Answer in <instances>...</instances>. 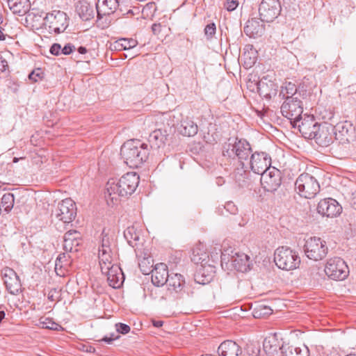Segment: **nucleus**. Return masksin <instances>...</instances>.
I'll return each instance as SVG.
<instances>
[{
	"label": "nucleus",
	"instance_id": "a878e982",
	"mask_svg": "<svg viewBox=\"0 0 356 356\" xmlns=\"http://www.w3.org/2000/svg\"><path fill=\"white\" fill-rule=\"evenodd\" d=\"M76 12L83 21H89L94 18L93 6L86 1H79L75 6Z\"/></svg>",
	"mask_w": 356,
	"mask_h": 356
},
{
	"label": "nucleus",
	"instance_id": "052dcab7",
	"mask_svg": "<svg viewBox=\"0 0 356 356\" xmlns=\"http://www.w3.org/2000/svg\"><path fill=\"white\" fill-rule=\"evenodd\" d=\"M143 260H146L147 261L144 264V267L143 268L145 269H148L149 268V266H147V263L149 264V261H148V259H144Z\"/></svg>",
	"mask_w": 356,
	"mask_h": 356
},
{
	"label": "nucleus",
	"instance_id": "2eb2a0df",
	"mask_svg": "<svg viewBox=\"0 0 356 356\" xmlns=\"http://www.w3.org/2000/svg\"><path fill=\"white\" fill-rule=\"evenodd\" d=\"M99 259L102 273L116 266L113 264V252L106 235L103 236L102 246L99 248Z\"/></svg>",
	"mask_w": 356,
	"mask_h": 356
},
{
	"label": "nucleus",
	"instance_id": "4468645a",
	"mask_svg": "<svg viewBox=\"0 0 356 356\" xmlns=\"http://www.w3.org/2000/svg\"><path fill=\"white\" fill-rule=\"evenodd\" d=\"M282 183V172L275 167H270L261 175V184L268 192H274Z\"/></svg>",
	"mask_w": 356,
	"mask_h": 356
},
{
	"label": "nucleus",
	"instance_id": "5701e85b",
	"mask_svg": "<svg viewBox=\"0 0 356 356\" xmlns=\"http://www.w3.org/2000/svg\"><path fill=\"white\" fill-rule=\"evenodd\" d=\"M283 346L281 345L275 337L265 338L263 342V349L268 356H284Z\"/></svg>",
	"mask_w": 356,
	"mask_h": 356
},
{
	"label": "nucleus",
	"instance_id": "bb28decb",
	"mask_svg": "<svg viewBox=\"0 0 356 356\" xmlns=\"http://www.w3.org/2000/svg\"><path fill=\"white\" fill-rule=\"evenodd\" d=\"M107 276L108 284L114 289L120 288L122 284V273L120 268L115 266V267L102 273Z\"/></svg>",
	"mask_w": 356,
	"mask_h": 356
},
{
	"label": "nucleus",
	"instance_id": "aec40b11",
	"mask_svg": "<svg viewBox=\"0 0 356 356\" xmlns=\"http://www.w3.org/2000/svg\"><path fill=\"white\" fill-rule=\"evenodd\" d=\"M307 90L302 88H297V86L291 82H287L284 86H282L280 95L282 96L283 99H292V97H298L305 99L307 96Z\"/></svg>",
	"mask_w": 356,
	"mask_h": 356
},
{
	"label": "nucleus",
	"instance_id": "37998d69",
	"mask_svg": "<svg viewBox=\"0 0 356 356\" xmlns=\"http://www.w3.org/2000/svg\"><path fill=\"white\" fill-rule=\"evenodd\" d=\"M321 269L318 266H313L309 269V275L314 280H318L321 277Z\"/></svg>",
	"mask_w": 356,
	"mask_h": 356
},
{
	"label": "nucleus",
	"instance_id": "69168bd1",
	"mask_svg": "<svg viewBox=\"0 0 356 356\" xmlns=\"http://www.w3.org/2000/svg\"><path fill=\"white\" fill-rule=\"evenodd\" d=\"M92 351H94V350H95V348H94L90 347L88 351H89V352H92Z\"/></svg>",
	"mask_w": 356,
	"mask_h": 356
},
{
	"label": "nucleus",
	"instance_id": "0e129e2a",
	"mask_svg": "<svg viewBox=\"0 0 356 356\" xmlns=\"http://www.w3.org/2000/svg\"><path fill=\"white\" fill-rule=\"evenodd\" d=\"M127 56H127V54H123L121 56V58H127Z\"/></svg>",
	"mask_w": 356,
	"mask_h": 356
},
{
	"label": "nucleus",
	"instance_id": "58836bf2",
	"mask_svg": "<svg viewBox=\"0 0 356 356\" xmlns=\"http://www.w3.org/2000/svg\"><path fill=\"white\" fill-rule=\"evenodd\" d=\"M215 273V266L211 264H206V268L204 270V275H201L203 277L202 282V284L205 282H209Z\"/></svg>",
	"mask_w": 356,
	"mask_h": 356
},
{
	"label": "nucleus",
	"instance_id": "c9c22d12",
	"mask_svg": "<svg viewBox=\"0 0 356 356\" xmlns=\"http://www.w3.org/2000/svg\"><path fill=\"white\" fill-rule=\"evenodd\" d=\"M184 282V277L181 274L175 273L169 275L166 284L175 292H178L182 289Z\"/></svg>",
	"mask_w": 356,
	"mask_h": 356
},
{
	"label": "nucleus",
	"instance_id": "4be33fe9",
	"mask_svg": "<svg viewBox=\"0 0 356 356\" xmlns=\"http://www.w3.org/2000/svg\"><path fill=\"white\" fill-rule=\"evenodd\" d=\"M277 85L272 81L268 80L267 78H262L257 86L259 95L266 99H271L273 96H275L277 92Z\"/></svg>",
	"mask_w": 356,
	"mask_h": 356
},
{
	"label": "nucleus",
	"instance_id": "9d476101",
	"mask_svg": "<svg viewBox=\"0 0 356 356\" xmlns=\"http://www.w3.org/2000/svg\"><path fill=\"white\" fill-rule=\"evenodd\" d=\"M324 272L333 280H343L349 273L346 263L340 257H333L327 260Z\"/></svg>",
	"mask_w": 356,
	"mask_h": 356
},
{
	"label": "nucleus",
	"instance_id": "ea45409f",
	"mask_svg": "<svg viewBox=\"0 0 356 356\" xmlns=\"http://www.w3.org/2000/svg\"><path fill=\"white\" fill-rule=\"evenodd\" d=\"M216 32V26L215 23L208 24L204 28V34L207 40H211L215 35Z\"/></svg>",
	"mask_w": 356,
	"mask_h": 356
},
{
	"label": "nucleus",
	"instance_id": "423d86ee",
	"mask_svg": "<svg viewBox=\"0 0 356 356\" xmlns=\"http://www.w3.org/2000/svg\"><path fill=\"white\" fill-rule=\"evenodd\" d=\"M295 189L301 197L312 199L319 193L320 184L313 175L302 173L296 180Z\"/></svg>",
	"mask_w": 356,
	"mask_h": 356
},
{
	"label": "nucleus",
	"instance_id": "09e8293b",
	"mask_svg": "<svg viewBox=\"0 0 356 356\" xmlns=\"http://www.w3.org/2000/svg\"><path fill=\"white\" fill-rule=\"evenodd\" d=\"M75 49L74 45L68 43L63 48H61V54L69 55Z\"/></svg>",
	"mask_w": 356,
	"mask_h": 356
},
{
	"label": "nucleus",
	"instance_id": "cd10ccee",
	"mask_svg": "<svg viewBox=\"0 0 356 356\" xmlns=\"http://www.w3.org/2000/svg\"><path fill=\"white\" fill-rule=\"evenodd\" d=\"M138 45V41L134 38H120L109 44L111 51L129 50L136 47Z\"/></svg>",
	"mask_w": 356,
	"mask_h": 356
},
{
	"label": "nucleus",
	"instance_id": "f3484780",
	"mask_svg": "<svg viewBox=\"0 0 356 356\" xmlns=\"http://www.w3.org/2000/svg\"><path fill=\"white\" fill-rule=\"evenodd\" d=\"M320 126L321 124L316 122L313 116L308 115H305L304 118H300L296 124L302 136L308 139H312V137H315L317 129Z\"/></svg>",
	"mask_w": 356,
	"mask_h": 356
},
{
	"label": "nucleus",
	"instance_id": "de8ad7c7",
	"mask_svg": "<svg viewBox=\"0 0 356 356\" xmlns=\"http://www.w3.org/2000/svg\"><path fill=\"white\" fill-rule=\"evenodd\" d=\"M58 294L59 291L56 288H53L49 291L47 298L49 300L54 301L57 300Z\"/></svg>",
	"mask_w": 356,
	"mask_h": 356
},
{
	"label": "nucleus",
	"instance_id": "4d7b16f0",
	"mask_svg": "<svg viewBox=\"0 0 356 356\" xmlns=\"http://www.w3.org/2000/svg\"><path fill=\"white\" fill-rule=\"evenodd\" d=\"M78 52L81 54H84L87 52V49L85 47L81 46L78 48Z\"/></svg>",
	"mask_w": 356,
	"mask_h": 356
},
{
	"label": "nucleus",
	"instance_id": "e2e57ef3",
	"mask_svg": "<svg viewBox=\"0 0 356 356\" xmlns=\"http://www.w3.org/2000/svg\"><path fill=\"white\" fill-rule=\"evenodd\" d=\"M19 159H23V158L22 157V158L19 159L17 157H14L13 161V163H17V162H18Z\"/></svg>",
	"mask_w": 356,
	"mask_h": 356
},
{
	"label": "nucleus",
	"instance_id": "e433bc0d",
	"mask_svg": "<svg viewBox=\"0 0 356 356\" xmlns=\"http://www.w3.org/2000/svg\"><path fill=\"white\" fill-rule=\"evenodd\" d=\"M14 202V195L11 193H7L2 196L0 206L4 211L9 213L13 208Z\"/></svg>",
	"mask_w": 356,
	"mask_h": 356
},
{
	"label": "nucleus",
	"instance_id": "7c9ffc66",
	"mask_svg": "<svg viewBox=\"0 0 356 356\" xmlns=\"http://www.w3.org/2000/svg\"><path fill=\"white\" fill-rule=\"evenodd\" d=\"M209 255L205 252H201L199 249H194L191 257V261L196 264H200L197 273L204 275L206 264L209 260Z\"/></svg>",
	"mask_w": 356,
	"mask_h": 356
},
{
	"label": "nucleus",
	"instance_id": "3c124183",
	"mask_svg": "<svg viewBox=\"0 0 356 356\" xmlns=\"http://www.w3.org/2000/svg\"><path fill=\"white\" fill-rule=\"evenodd\" d=\"M120 338L118 334L115 335V334H111L110 337L105 336L102 341L106 342L108 343H111L113 341L118 339Z\"/></svg>",
	"mask_w": 356,
	"mask_h": 356
},
{
	"label": "nucleus",
	"instance_id": "a211bd4d",
	"mask_svg": "<svg viewBox=\"0 0 356 356\" xmlns=\"http://www.w3.org/2000/svg\"><path fill=\"white\" fill-rule=\"evenodd\" d=\"M2 276L7 291L12 295H17L21 291L22 284L15 271L6 268L3 270Z\"/></svg>",
	"mask_w": 356,
	"mask_h": 356
},
{
	"label": "nucleus",
	"instance_id": "b1692460",
	"mask_svg": "<svg viewBox=\"0 0 356 356\" xmlns=\"http://www.w3.org/2000/svg\"><path fill=\"white\" fill-rule=\"evenodd\" d=\"M220 356H241V348L232 340H227L221 343L218 349Z\"/></svg>",
	"mask_w": 356,
	"mask_h": 356
},
{
	"label": "nucleus",
	"instance_id": "0eeeda50",
	"mask_svg": "<svg viewBox=\"0 0 356 356\" xmlns=\"http://www.w3.org/2000/svg\"><path fill=\"white\" fill-rule=\"evenodd\" d=\"M301 99L298 97L286 99L280 108L282 115L290 120L293 127H296L300 118H302L303 105Z\"/></svg>",
	"mask_w": 356,
	"mask_h": 356
},
{
	"label": "nucleus",
	"instance_id": "6e6d98bb",
	"mask_svg": "<svg viewBox=\"0 0 356 356\" xmlns=\"http://www.w3.org/2000/svg\"><path fill=\"white\" fill-rule=\"evenodd\" d=\"M163 322L161 321H154L153 325L156 327H160L163 325Z\"/></svg>",
	"mask_w": 356,
	"mask_h": 356
},
{
	"label": "nucleus",
	"instance_id": "864d4df0",
	"mask_svg": "<svg viewBox=\"0 0 356 356\" xmlns=\"http://www.w3.org/2000/svg\"><path fill=\"white\" fill-rule=\"evenodd\" d=\"M336 129L337 130H339V131H341V132H346L347 133L348 132V129H345V127L343 124H338L337 126H336Z\"/></svg>",
	"mask_w": 356,
	"mask_h": 356
},
{
	"label": "nucleus",
	"instance_id": "5fc2aeb1",
	"mask_svg": "<svg viewBox=\"0 0 356 356\" xmlns=\"http://www.w3.org/2000/svg\"><path fill=\"white\" fill-rule=\"evenodd\" d=\"M351 207L356 210V195L353 194L350 200Z\"/></svg>",
	"mask_w": 356,
	"mask_h": 356
},
{
	"label": "nucleus",
	"instance_id": "2f4dec72",
	"mask_svg": "<svg viewBox=\"0 0 356 356\" xmlns=\"http://www.w3.org/2000/svg\"><path fill=\"white\" fill-rule=\"evenodd\" d=\"M198 127L191 119L186 117L181 121L179 132L185 136H194L197 134Z\"/></svg>",
	"mask_w": 356,
	"mask_h": 356
},
{
	"label": "nucleus",
	"instance_id": "a19ab883",
	"mask_svg": "<svg viewBox=\"0 0 356 356\" xmlns=\"http://www.w3.org/2000/svg\"><path fill=\"white\" fill-rule=\"evenodd\" d=\"M44 77V72L41 68H37L31 72L29 75V79L33 82H37L42 80Z\"/></svg>",
	"mask_w": 356,
	"mask_h": 356
},
{
	"label": "nucleus",
	"instance_id": "412c9836",
	"mask_svg": "<svg viewBox=\"0 0 356 356\" xmlns=\"http://www.w3.org/2000/svg\"><path fill=\"white\" fill-rule=\"evenodd\" d=\"M119 7L118 0H97L96 10L97 17L113 14Z\"/></svg>",
	"mask_w": 356,
	"mask_h": 356
},
{
	"label": "nucleus",
	"instance_id": "9b49d317",
	"mask_svg": "<svg viewBox=\"0 0 356 356\" xmlns=\"http://www.w3.org/2000/svg\"><path fill=\"white\" fill-rule=\"evenodd\" d=\"M146 261V260H143L139 263V267L143 274L148 275L152 273V282L155 286H160L166 284L169 277L168 266L166 264L159 263L156 264L153 269H152V266H150L148 269H145L143 267L144 264Z\"/></svg>",
	"mask_w": 356,
	"mask_h": 356
},
{
	"label": "nucleus",
	"instance_id": "bf43d9fd",
	"mask_svg": "<svg viewBox=\"0 0 356 356\" xmlns=\"http://www.w3.org/2000/svg\"><path fill=\"white\" fill-rule=\"evenodd\" d=\"M6 314L3 311H0V323L5 318Z\"/></svg>",
	"mask_w": 356,
	"mask_h": 356
},
{
	"label": "nucleus",
	"instance_id": "f8f14e48",
	"mask_svg": "<svg viewBox=\"0 0 356 356\" xmlns=\"http://www.w3.org/2000/svg\"><path fill=\"white\" fill-rule=\"evenodd\" d=\"M281 12L279 0H262L259 6V13L262 22H272Z\"/></svg>",
	"mask_w": 356,
	"mask_h": 356
},
{
	"label": "nucleus",
	"instance_id": "20e7f679",
	"mask_svg": "<svg viewBox=\"0 0 356 356\" xmlns=\"http://www.w3.org/2000/svg\"><path fill=\"white\" fill-rule=\"evenodd\" d=\"M252 149L250 143L245 139L229 138L223 147L224 156L234 159L237 157L239 161V168L242 163H245L251 154Z\"/></svg>",
	"mask_w": 356,
	"mask_h": 356
},
{
	"label": "nucleus",
	"instance_id": "ddd939ff",
	"mask_svg": "<svg viewBox=\"0 0 356 356\" xmlns=\"http://www.w3.org/2000/svg\"><path fill=\"white\" fill-rule=\"evenodd\" d=\"M55 217L64 223L71 222L76 217V207L75 202L70 198H66L58 204L54 211Z\"/></svg>",
	"mask_w": 356,
	"mask_h": 356
},
{
	"label": "nucleus",
	"instance_id": "72a5a7b5",
	"mask_svg": "<svg viewBox=\"0 0 356 356\" xmlns=\"http://www.w3.org/2000/svg\"><path fill=\"white\" fill-rule=\"evenodd\" d=\"M140 230L134 226L128 227L124 232V236L128 243L133 248L138 245L140 240Z\"/></svg>",
	"mask_w": 356,
	"mask_h": 356
},
{
	"label": "nucleus",
	"instance_id": "f257e3e1",
	"mask_svg": "<svg viewBox=\"0 0 356 356\" xmlns=\"http://www.w3.org/2000/svg\"><path fill=\"white\" fill-rule=\"evenodd\" d=\"M139 184V176L136 172H128L118 180L111 179L106 184L105 199L108 205L115 204L120 197L131 195Z\"/></svg>",
	"mask_w": 356,
	"mask_h": 356
},
{
	"label": "nucleus",
	"instance_id": "7ed1b4c3",
	"mask_svg": "<svg viewBox=\"0 0 356 356\" xmlns=\"http://www.w3.org/2000/svg\"><path fill=\"white\" fill-rule=\"evenodd\" d=\"M270 164L271 158L266 152H256L251 154L249 161L242 163V167H237L235 170L236 179L240 181L241 177L247 178L250 170L256 174L261 175L270 168Z\"/></svg>",
	"mask_w": 356,
	"mask_h": 356
},
{
	"label": "nucleus",
	"instance_id": "6e6552de",
	"mask_svg": "<svg viewBox=\"0 0 356 356\" xmlns=\"http://www.w3.org/2000/svg\"><path fill=\"white\" fill-rule=\"evenodd\" d=\"M44 25L49 33L59 34L64 32L68 26V17L63 11L54 10L46 15Z\"/></svg>",
	"mask_w": 356,
	"mask_h": 356
},
{
	"label": "nucleus",
	"instance_id": "c85d7f7f",
	"mask_svg": "<svg viewBox=\"0 0 356 356\" xmlns=\"http://www.w3.org/2000/svg\"><path fill=\"white\" fill-rule=\"evenodd\" d=\"M312 139L320 146L327 147L332 142V136L325 125L321 124Z\"/></svg>",
	"mask_w": 356,
	"mask_h": 356
},
{
	"label": "nucleus",
	"instance_id": "a18cd8bd",
	"mask_svg": "<svg viewBox=\"0 0 356 356\" xmlns=\"http://www.w3.org/2000/svg\"><path fill=\"white\" fill-rule=\"evenodd\" d=\"M238 5V3L236 0H227L225 3V7L228 11L234 10Z\"/></svg>",
	"mask_w": 356,
	"mask_h": 356
},
{
	"label": "nucleus",
	"instance_id": "79ce46f5",
	"mask_svg": "<svg viewBox=\"0 0 356 356\" xmlns=\"http://www.w3.org/2000/svg\"><path fill=\"white\" fill-rule=\"evenodd\" d=\"M236 255L237 257L233 260V262L236 263L238 261V259H239L241 261V266L239 267L240 270H243V268L244 270H246V267L249 266V257L245 254H241V255L237 254ZM235 265H236V264H235Z\"/></svg>",
	"mask_w": 356,
	"mask_h": 356
},
{
	"label": "nucleus",
	"instance_id": "c756f323",
	"mask_svg": "<svg viewBox=\"0 0 356 356\" xmlns=\"http://www.w3.org/2000/svg\"><path fill=\"white\" fill-rule=\"evenodd\" d=\"M8 6L14 14L24 15L30 8L29 0H8Z\"/></svg>",
	"mask_w": 356,
	"mask_h": 356
},
{
	"label": "nucleus",
	"instance_id": "603ef678",
	"mask_svg": "<svg viewBox=\"0 0 356 356\" xmlns=\"http://www.w3.org/2000/svg\"><path fill=\"white\" fill-rule=\"evenodd\" d=\"M8 67V62L5 59L1 60L0 62V71L4 72Z\"/></svg>",
	"mask_w": 356,
	"mask_h": 356
},
{
	"label": "nucleus",
	"instance_id": "393cba45",
	"mask_svg": "<svg viewBox=\"0 0 356 356\" xmlns=\"http://www.w3.org/2000/svg\"><path fill=\"white\" fill-rule=\"evenodd\" d=\"M265 30V26L257 19L248 20L244 27L245 33L250 38H257L261 36Z\"/></svg>",
	"mask_w": 356,
	"mask_h": 356
},
{
	"label": "nucleus",
	"instance_id": "8fccbe9b",
	"mask_svg": "<svg viewBox=\"0 0 356 356\" xmlns=\"http://www.w3.org/2000/svg\"><path fill=\"white\" fill-rule=\"evenodd\" d=\"M225 209H226L227 211L233 214L235 213L237 211L236 207L232 202H227L225 206Z\"/></svg>",
	"mask_w": 356,
	"mask_h": 356
},
{
	"label": "nucleus",
	"instance_id": "680f3d73",
	"mask_svg": "<svg viewBox=\"0 0 356 356\" xmlns=\"http://www.w3.org/2000/svg\"><path fill=\"white\" fill-rule=\"evenodd\" d=\"M266 309L267 311L265 312V314H271L272 313V309L270 308L266 307Z\"/></svg>",
	"mask_w": 356,
	"mask_h": 356
},
{
	"label": "nucleus",
	"instance_id": "c03bdc74",
	"mask_svg": "<svg viewBox=\"0 0 356 356\" xmlns=\"http://www.w3.org/2000/svg\"><path fill=\"white\" fill-rule=\"evenodd\" d=\"M116 331L118 333L125 334L129 332L130 327L124 323H118L115 324Z\"/></svg>",
	"mask_w": 356,
	"mask_h": 356
},
{
	"label": "nucleus",
	"instance_id": "473e14b6",
	"mask_svg": "<svg viewBox=\"0 0 356 356\" xmlns=\"http://www.w3.org/2000/svg\"><path fill=\"white\" fill-rule=\"evenodd\" d=\"M166 131L161 129H155L149 136L148 141L152 147L159 148L165 143Z\"/></svg>",
	"mask_w": 356,
	"mask_h": 356
},
{
	"label": "nucleus",
	"instance_id": "13d9d810",
	"mask_svg": "<svg viewBox=\"0 0 356 356\" xmlns=\"http://www.w3.org/2000/svg\"><path fill=\"white\" fill-rule=\"evenodd\" d=\"M160 27V24H154L152 26V29L154 33H155Z\"/></svg>",
	"mask_w": 356,
	"mask_h": 356
},
{
	"label": "nucleus",
	"instance_id": "1a4fd4ad",
	"mask_svg": "<svg viewBox=\"0 0 356 356\" xmlns=\"http://www.w3.org/2000/svg\"><path fill=\"white\" fill-rule=\"evenodd\" d=\"M304 252L308 259L320 261L326 257L328 248L325 241L314 236L308 238L305 241Z\"/></svg>",
	"mask_w": 356,
	"mask_h": 356
},
{
	"label": "nucleus",
	"instance_id": "f704fd0d",
	"mask_svg": "<svg viewBox=\"0 0 356 356\" xmlns=\"http://www.w3.org/2000/svg\"><path fill=\"white\" fill-rule=\"evenodd\" d=\"M71 264V257L67 252L62 253L58 255L55 262V271L58 275H64L62 269L67 268Z\"/></svg>",
	"mask_w": 356,
	"mask_h": 356
},
{
	"label": "nucleus",
	"instance_id": "f03ea898",
	"mask_svg": "<svg viewBox=\"0 0 356 356\" xmlns=\"http://www.w3.org/2000/svg\"><path fill=\"white\" fill-rule=\"evenodd\" d=\"M147 145L138 140H129L121 147L120 154L124 163L131 168L140 167L148 158Z\"/></svg>",
	"mask_w": 356,
	"mask_h": 356
},
{
	"label": "nucleus",
	"instance_id": "4c0bfd02",
	"mask_svg": "<svg viewBox=\"0 0 356 356\" xmlns=\"http://www.w3.org/2000/svg\"><path fill=\"white\" fill-rule=\"evenodd\" d=\"M40 324L41 325L42 328L49 329L51 330H60L62 328L61 325L58 323L53 321L49 318H41L40 320Z\"/></svg>",
	"mask_w": 356,
	"mask_h": 356
},
{
	"label": "nucleus",
	"instance_id": "49530a36",
	"mask_svg": "<svg viewBox=\"0 0 356 356\" xmlns=\"http://www.w3.org/2000/svg\"><path fill=\"white\" fill-rule=\"evenodd\" d=\"M50 53L54 56H59L61 54V46L58 43H54L51 45L49 50Z\"/></svg>",
	"mask_w": 356,
	"mask_h": 356
},
{
	"label": "nucleus",
	"instance_id": "6ab92c4d",
	"mask_svg": "<svg viewBox=\"0 0 356 356\" xmlns=\"http://www.w3.org/2000/svg\"><path fill=\"white\" fill-rule=\"evenodd\" d=\"M81 234L76 230L67 232L63 237V249L67 252L78 251V246L81 244Z\"/></svg>",
	"mask_w": 356,
	"mask_h": 356
},
{
	"label": "nucleus",
	"instance_id": "39448f33",
	"mask_svg": "<svg viewBox=\"0 0 356 356\" xmlns=\"http://www.w3.org/2000/svg\"><path fill=\"white\" fill-rule=\"evenodd\" d=\"M274 261L277 266L282 270L296 269L300 264L298 253L289 247H279L274 254Z\"/></svg>",
	"mask_w": 356,
	"mask_h": 356
},
{
	"label": "nucleus",
	"instance_id": "dca6fc26",
	"mask_svg": "<svg viewBox=\"0 0 356 356\" xmlns=\"http://www.w3.org/2000/svg\"><path fill=\"white\" fill-rule=\"evenodd\" d=\"M317 211L323 216L334 218L339 216L342 211V207L332 198L321 200L317 206Z\"/></svg>",
	"mask_w": 356,
	"mask_h": 356
}]
</instances>
